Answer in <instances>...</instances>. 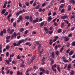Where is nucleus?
<instances>
[{
	"mask_svg": "<svg viewBox=\"0 0 75 75\" xmlns=\"http://www.w3.org/2000/svg\"><path fill=\"white\" fill-rule=\"evenodd\" d=\"M21 34L20 32H18L17 33L16 32H14V34H13L11 37V40H13V39H14V37L15 38H16V37L17 36V35H20Z\"/></svg>",
	"mask_w": 75,
	"mask_h": 75,
	"instance_id": "1",
	"label": "nucleus"
},
{
	"mask_svg": "<svg viewBox=\"0 0 75 75\" xmlns=\"http://www.w3.org/2000/svg\"><path fill=\"white\" fill-rule=\"evenodd\" d=\"M24 41V39H22L21 40H20L19 42H18V43L17 44L16 43H14L13 44V45L14 46H19L20 44H21V43L22 42H23Z\"/></svg>",
	"mask_w": 75,
	"mask_h": 75,
	"instance_id": "2",
	"label": "nucleus"
},
{
	"mask_svg": "<svg viewBox=\"0 0 75 75\" xmlns=\"http://www.w3.org/2000/svg\"><path fill=\"white\" fill-rule=\"evenodd\" d=\"M14 31V29H11L10 28H9L7 29V32L10 34H12L13 33Z\"/></svg>",
	"mask_w": 75,
	"mask_h": 75,
	"instance_id": "3",
	"label": "nucleus"
},
{
	"mask_svg": "<svg viewBox=\"0 0 75 75\" xmlns=\"http://www.w3.org/2000/svg\"><path fill=\"white\" fill-rule=\"evenodd\" d=\"M38 18H36V19L33 20H33H32V21H30L31 23H33V24H35V23H38Z\"/></svg>",
	"mask_w": 75,
	"mask_h": 75,
	"instance_id": "4",
	"label": "nucleus"
},
{
	"mask_svg": "<svg viewBox=\"0 0 75 75\" xmlns=\"http://www.w3.org/2000/svg\"><path fill=\"white\" fill-rule=\"evenodd\" d=\"M63 38L64 39V41H68L69 40V38L67 37V36H65L64 38Z\"/></svg>",
	"mask_w": 75,
	"mask_h": 75,
	"instance_id": "5",
	"label": "nucleus"
},
{
	"mask_svg": "<svg viewBox=\"0 0 75 75\" xmlns=\"http://www.w3.org/2000/svg\"><path fill=\"white\" fill-rule=\"evenodd\" d=\"M11 58H9L8 59V61L7 60H5L6 62L7 63V64H10V62H11Z\"/></svg>",
	"mask_w": 75,
	"mask_h": 75,
	"instance_id": "6",
	"label": "nucleus"
},
{
	"mask_svg": "<svg viewBox=\"0 0 75 75\" xmlns=\"http://www.w3.org/2000/svg\"><path fill=\"white\" fill-rule=\"evenodd\" d=\"M65 23H63L61 24V28H64L65 27Z\"/></svg>",
	"mask_w": 75,
	"mask_h": 75,
	"instance_id": "7",
	"label": "nucleus"
},
{
	"mask_svg": "<svg viewBox=\"0 0 75 75\" xmlns=\"http://www.w3.org/2000/svg\"><path fill=\"white\" fill-rule=\"evenodd\" d=\"M68 16H62L61 17V18L62 20H65L66 18H67Z\"/></svg>",
	"mask_w": 75,
	"mask_h": 75,
	"instance_id": "8",
	"label": "nucleus"
},
{
	"mask_svg": "<svg viewBox=\"0 0 75 75\" xmlns=\"http://www.w3.org/2000/svg\"><path fill=\"white\" fill-rule=\"evenodd\" d=\"M39 69H40V71H42V72H45V69H44L42 67H40Z\"/></svg>",
	"mask_w": 75,
	"mask_h": 75,
	"instance_id": "9",
	"label": "nucleus"
},
{
	"mask_svg": "<svg viewBox=\"0 0 75 75\" xmlns=\"http://www.w3.org/2000/svg\"><path fill=\"white\" fill-rule=\"evenodd\" d=\"M52 20V18H51V16H50L49 17L48 19H47V21L48 22H50V21H51Z\"/></svg>",
	"mask_w": 75,
	"mask_h": 75,
	"instance_id": "10",
	"label": "nucleus"
},
{
	"mask_svg": "<svg viewBox=\"0 0 75 75\" xmlns=\"http://www.w3.org/2000/svg\"><path fill=\"white\" fill-rule=\"evenodd\" d=\"M31 43L30 42H27L25 43V45H29V46H31V44H30Z\"/></svg>",
	"mask_w": 75,
	"mask_h": 75,
	"instance_id": "11",
	"label": "nucleus"
},
{
	"mask_svg": "<svg viewBox=\"0 0 75 75\" xmlns=\"http://www.w3.org/2000/svg\"><path fill=\"white\" fill-rule=\"evenodd\" d=\"M6 9H4L2 11V12H1V13L2 14H3L4 13H6Z\"/></svg>",
	"mask_w": 75,
	"mask_h": 75,
	"instance_id": "12",
	"label": "nucleus"
},
{
	"mask_svg": "<svg viewBox=\"0 0 75 75\" xmlns=\"http://www.w3.org/2000/svg\"><path fill=\"white\" fill-rule=\"evenodd\" d=\"M70 68H71V64H70L68 65L67 67L68 70H70Z\"/></svg>",
	"mask_w": 75,
	"mask_h": 75,
	"instance_id": "13",
	"label": "nucleus"
},
{
	"mask_svg": "<svg viewBox=\"0 0 75 75\" xmlns=\"http://www.w3.org/2000/svg\"><path fill=\"white\" fill-rule=\"evenodd\" d=\"M71 10V6L69 5L68 6V11H70Z\"/></svg>",
	"mask_w": 75,
	"mask_h": 75,
	"instance_id": "14",
	"label": "nucleus"
},
{
	"mask_svg": "<svg viewBox=\"0 0 75 75\" xmlns=\"http://www.w3.org/2000/svg\"><path fill=\"white\" fill-rule=\"evenodd\" d=\"M18 19H19V20L20 21H23V17H22V16H20L19 17Z\"/></svg>",
	"mask_w": 75,
	"mask_h": 75,
	"instance_id": "15",
	"label": "nucleus"
},
{
	"mask_svg": "<svg viewBox=\"0 0 75 75\" xmlns=\"http://www.w3.org/2000/svg\"><path fill=\"white\" fill-rule=\"evenodd\" d=\"M49 44L50 45H52V42H53V41H52V40L50 39L49 40Z\"/></svg>",
	"mask_w": 75,
	"mask_h": 75,
	"instance_id": "16",
	"label": "nucleus"
},
{
	"mask_svg": "<svg viewBox=\"0 0 75 75\" xmlns=\"http://www.w3.org/2000/svg\"><path fill=\"white\" fill-rule=\"evenodd\" d=\"M70 3H72L73 4H75V1L74 0H70Z\"/></svg>",
	"mask_w": 75,
	"mask_h": 75,
	"instance_id": "17",
	"label": "nucleus"
},
{
	"mask_svg": "<svg viewBox=\"0 0 75 75\" xmlns=\"http://www.w3.org/2000/svg\"><path fill=\"white\" fill-rule=\"evenodd\" d=\"M73 51H71L69 53V55H72L73 53Z\"/></svg>",
	"mask_w": 75,
	"mask_h": 75,
	"instance_id": "18",
	"label": "nucleus"
},
{
	"mask_svg": "<svg viewBox=\"0 0 75 75\" xmlns=\"http://www.w3.org/2000/svg\"><path fill=\"white\" fill-rule=\"evenodd\" d=\"M57 70H58L59 72H61V70H60V69H61V68H59V66L57 65Z\"/></svg>",
	"mask_w": 75,
	"mask_h": 75,
	"instance_id": "19",
	"label": "nucleus"
},
{
	"mask_svg": "<svg viewBox=\"0 0 75 75\" xmlns=\"http://www.w3.org/2000/svg\"><path fill=\"white\" fill-rule=\"evenodd\" d=\"M17 25V23L16 22H14L13 24V26L14 27H16V25Z\"/></svg>",
	"mask_w": 75,
	"mask_h": 75,
	"instance_id": "20",
	"label": "nucleus"
},
{
	"mask_svg": "<svg viewBox=\"0 0 75 75\" xmlns=\"http://www.w3.org/2000/svg\"><path fill=\"white\" fill-rule=\"evenodd\" d=\"M1 33H0V35H1V36H2L3 35V33H3V31H1Z\"/></svg>",
	"mask_w": 75,
	"mask_h": 75,
	"instance_id": "21",
	"label": "nucleus"
},
{
	"mask_svg": "<svg viewBox=\"0 0 75 75\" xmlns=\"http://www.w3.org/2000/svg\"><path fill=\"white\" fill-rule=\"evenodd\" d=\"M17 59H20L21 58V57L19 55H18L17 56Z\"/></svg>",
	"mask_w": 75,
	"mask_h": 75,
	"instance_id": "22",
	"label": "nucleus"
},
{
	"mask_svg": "<svg viewBox=\"0 0 75 75\" xmlns=\"http://www.w3.org/2000/svg\"><path fill=\"white\" fill-rule=\"evenodd\" d=\"M14 56V54L12 53V54L10 55V58H11V57H13Z\"/></svg>",
	"mask_w": 75,
	"mask_h": 75,
	"instance_id": "23",
	"label": "nucleus"
},
{
	"mask_svg": "<svg viewBox=\"0 0 75 75\" xmlns=\"http://www.w3.org/2000/svg\"><path fill=\"white\" fill-rule=\"evenodd\" d=\"M71 46H75V42H73L71 43Z\"/></svg>",
	"mask_w": 75,
	"mask_h": 75,
	"instance_id": "24",
	"label": "nucleus"
},
{
	"mask_svg": "<svg viewBox=\"0 0 75 75\" xmlns=\"http://www.w3.org/2000/svg\"><path fill=\"white\" fill-rule=\"evenodd\" d=\"M24 30V28H21L20 30V32H23Z\"/></svg>",
	"mask_w": 75,
	"mask_h": 75,
	"instance_id": "25",
	"label": "nucleus"
},
{
	"mask_svg": "<svg viewBox=\"0 0 75 75\" xmlns=\"http://www.w3.org/2000/svg\"><path fill=\"white\" fill-rule=\"evenodd\" d=\"M55 54L57 56H58V55H59V52L58 51H56Z\"/></svg>",
	"mask_w": 75,
	"mask_h": 75,
	"instance_id": "26",
	"label": "nucleus"
},
{
	"mask_svg": "<svg viewBox=\"0 0 75 75\" xmlns=\"http://www.w3.org/2000/svg\"><path fill=\"white\" fill-rule=\"evenodd\" d=\"M52 57L53 58H55V54L53 52H52Z\"/></svg>",
	"mask_w": 75,
	"mask_h": 75,
	"instance_id": "27",
	"label": "nucleus"
},
{
	"mask_svg": "<svg viewBox=\"0 0 75 75\" xmlns=\"http://www.w3.org/2000/svg\"><path fill=\"white\" fill-rule=\"evenodd\" d=\"M44 22H42L41 23H40V27H42L43 26V25H44Z\"/></svg>",
	"mask_w": 75,
	"mask_h": 75,
	"instance_id": "28",
	"label": "nucleus"
},
{
	"mask_svg": "<svg viewBox=\"0 0 75 75\" xmlns=\"http://www.w3.org/2000/svg\"><path fill=\"white\" fill-rule=\"evenodd\" d=\"M6 50H8L10 48V46L9 45H6Z\"/></svg>",
	"mask_w": 75,
	"mask_h": 75,
	"instance_id": "29",
	"label": "nucleus"
},
{
	"mask_svg": "<svg viewBox=\"0 0 75 75\" xmlns=\"http://www.w3.org/2000/svg\"><path fill=\"white\" fill-rule=\"evenodd\" d=\"M46 74H50V71L48 70L45 71Z\"/></svg>",
	"mask_w": 75,
	"mask_h": 75,
	"instance_id": "30",
	"label": "nucleus"
},
{
	"mask_svg": "<svg viewBox=\"0 0 75 75\" xmlns=\"http://www.w3.org/2000/svg\"><path fill=\"white\" fill-rule=\"evenodd\" d=\"M11 37V36H8L6 37V39L7 40H9V39Z\"/></svg>",
	"mask_w": 75,
	"mask_h": 75,
	"instance_id": "31",
	"label": "nucleus"
},
{
	"mask_svg": "<svg viewBox=\"0 0 75 75\" xmlns=\"http://www.w3.org/2000/svg\"><path fill=\"white\" fill-rule=\"evenodd\" d=\"M40 7V5H38L36 7V9H37V10Z\"/></svg>",
	"mask_w": 75,
	"mask_h": 75,
	"instance_id": "32",
	"label": "nucleus"
},
{
	"mask_svg": "<svg viewBox=\"0 0 75 75\" xmlns=\"http://www.w3.org/2000/svg\"><path fill=\"white\" fill-rule=\"evenodd\" d=\"M25 18L26 20H28V19H29V16H26L25 17Z\"/></svg>",
	"mask_w": 75,
	"mask_h": 75,
	"instance_id": "33",
	"label": "nucleus"
},
{
	"mask_svg": "<svg viewBox=\"0 0 75 75\" xmlns=\"http://www.w3.org/2000/svg\"><path fill=\"white\" fill-rule=\"evenodd\" d=\"M57 67V65H56V64H54L53 66H52V68H55Z\"/></svg>",
	"mask_w": 75,
	"mask_h": 75,
	"instance_id": "34",
	"label": "nucleus"
},
{
	"mask_svg": "<svg viewBox=\"0 0 75 75\" xmlns=\"http://www.w3.org/2000/svg\"><path fill=\"white\" fill-rule=\"evenodd\" d=\"M25 65L23 63L22 64H21V67H24Z\"/></svg>",
	"mask_w": 75,
	"mask_h": 75,
	"instance_id": "35",
	"label": "nucleus"
},
{
	"mask_svg": "<svg viewBox=\"0 0 75 75\" xmlns=\"http://www.w3.org/2000/svg\"><path fill=\"white\" fill-rule=\"evenodd\" d=\"M72 63L74 64L73 65L74 67H75V60H73L72 62Z\"/></svg>",
	"mask_w": 75,
	"mask_h": 75,
	"instance_id": "36",
	"label": "nucleus"
},
{
	"mask_svg": "<svg viewBox=\"0 0 75 75\" xmlns=\"http://www.w3.org/2000/svg\"><path fill=\"white\" fill-rule=\"evenodd\" d=\"M64 49V47H62L61 49L60 50V52H62V51H63V50Z\"/></svg>",
	"mask_w": 75,
	"mask_h": 75,
	"instance_id": "37",
	"label": "nucleus"
},
{
	"mask_svg": "<svg viewBox=\"0 0 75 75\" xmlns=\"http://www.w3.org/2000/svg\"><path fill=\"white\" fill-rule=\"evenodd\" d=\"M16 16H18L19 15H20V13H19V12H17L16 13Z\"/></svg>",
	"mask_w": 75,
	"mask_h": 75,
	"instance_id": "38",
	"label": "nucleus"
},
{
	"mask_svg": "<svg viewBox=\"0 0 75 75\" xmlns=\"http://www.w3.org/2000/svg\"><path fill=\"white\" fill-rule=\"evenodd\" d=\"M52 69L54 72H57V70L55 69H54V68H52Z\"/></svg>",
	"mask_w": 75,
	"mask_h": 75,
	"instance_id": "39",
	"label": "nucleus"
},
{
	"mask_svg": "<svg viewBox=\"0 0 75 75\" xmlns=\"http://www.w3.org/2000/svg\"><path fill=\"white\" fill-rule=\"evenodd\" d=\"M44 28L45 31H48V29H47V27H45Z\"/></svg>",
	"mask_w": 75,
	"mask_h": 75,
	"instance_id": "40",
	"label": "nucleus"
},
{
	"mask_svg": "<svg viewBox=\"0 0 75 75\" xmlns=\"http://www.w3.org/2000/svg\"><path fill=\"white\" fill-rule=\"evenodd\" d=\"M3 33H6V30L5 29H3Z\"/></svg>",
	"mask_w": 75,
	"mask_h": 75,
	"instance_id": "41",
	"label": "nucleus"
},
{
	"mask_svg": "<svg viewBox=\"0 0 75 75\" xmlns=\"http://www.w3.org/2000/svg\"><path fill=\"white\" fill-rule=\"evenodd\" d=\"M34 56H33L32 57V60H31V62H33V61H34Z\"/></svg>",
	"mask_w": 75,
	"mask_h": 75,
	"instance_id": "42",
	"label": "nucleus"
},
{
	"mask_svg": "<svg viewBox=\"0 0 75 75\" xmlns=\"http://www.w3.org/2000/svg\"><path fill=\"white\" fill-rule=\"evenodd\" d=\"M28 30H26L25 31V33H24V34H27V33H28Z\"/></svg>",
	"mask_w": 75,
	"mask_h": 75,
	"instance_id": "43",
	"label": "nucleus"
},
{
	"mask_svg": "<svg viewBox=\"0 0 75 75\" xmlns=\"http://www.w3.org/2000/svg\"><path fill=\"white\" fill-rule=\"evenodd\" d=\"M11 16H12L11 14H9L8 15V16L7 18H10V17H11Z\"/></svg>",
	"mask_w": 75,
	"mask_h": 75,
	"instance_id": "44",
	"label": "nucleus"
},
{
	"mask_svg": "<svg viewBox=\"0 0 75 75\" xmlns=\"http://www.w3.org/2000/svg\"><path fill=\"white\" fill-rule=\"evenodd\" d=\"M63 8V7H62V6H61L59 7V11H61V8Z\"/></svg>",
	"mask_w": 75,
	"mask_h": 75,
	"instance_id": "45",
	"label": "nucleus"
},
{
	"mask_svg": "<svg viewBox=\"0 0 75 75\" xmlns=\"http://www.w3.org/2000/svg\"><path fill=\"white\" fill-rule=\"evenodd\" d=\"M32 20H33V18H32V16H30L29 17V20H30V21H32Z\"/></svg>",
	"mask_w": 75,
	"mask_h": 75,
	"instance_id": "46",
	"label": "nucleus"
},
{
	"mask_svg": "<svg viewBox=\"0 0 75 75\" xmlns=\"http://www.w3.org/2000/svg\"><path fill=\"white\" fill-rule=\"evenodd\" d=\"M42 62L45 61V59L44 57H43V58L42 59Z\"/></svg>",
	"mask_w": 75,
	"mask_h": 75,
	"instance_id": "47",
	"label": "nucleus"
},
{
	"mask_svg": "<svg viewBox=\"0 0 75 75\" xmlns=\"http://www.w3.org/2000/svg\"><path fill=\"white\" fill-rule=\"evenodd\" d=\"M74 71H72L71 73H70V74L71 75H74Z\"/></svg>",
	"mask_w": 75,
	"mask_h": 75,
	"instance_id": "48",
	"label": "nucleus"
},
{
	"mask_svg": "<svg viewBox=\"0 0 75 75\" xmlns=\"http://www.w3.org/2000/svg\"><path fill=\"white\" fill-rule=\"evenodd\" d=\"M70 46V43H68L67 44V47H69Z\"/></svg>",
	"mask_w": 75,
	"mask_h": 75,
	"instance_id": "49",
	"label": "nucleus"
},
{
	"mask_svg": "<svg viewBox=\"0 0 75 75\" xmlns=\"http://www.w3.org/2000/svg\"><path fill=\"white\" fill-rule=\"evenodd\" d=\"M57 48H58V45H56L54 47V49L55 50H57Z\"/></svg>",
	"mask_w": 75,
	"mask_h": 75,
	"instance_id": "50",
	"label": "nucleus"
},
{
	"mask_svg": "<svg viewBox=\"0 0 75 75\" xmlns=\"http://www.w3.org/2000/svg\"><path fill=\"white\" fill-rule=\"evenodd\" d=\"M62 59L63 60V61L66 59V58L64 56L62 57Z\"/></svg>",
	"mask_w": 75,
	"mask_h": 75,
	"instance_id": "51",
	"label": "nucleus"
},
{
	"mask_svg": "<svg viewBox=\"0 0 75 75\" xmlns=\"http://www.w3.org/2000/svg\"><path fill=\"white\" fill-rule=\"evenodd\" d=\"M25 4L26 5V6H29V3H28V2H26Z\"/></svg>",
	"mask_w": 75,
	"mask_h": 75,
	"instance_id": "52",
	"label": "nucleus"
},
{
	"mask_svg": "<svg viewBox=\"0 0 75 75\" xmlns=\"http://www.w3.org/2000/svg\"><path fill=\"white\" fill-rule=\"evenodd\" d=\"M32 34H37V32L35 31H33L32 32Z\"/></svg>",
	"mask_w": 75,
	"mask_h": 75,
	"instance_id": "53",
	"label": "nucleus"
},
{
	"mask_svg": "<svg viewBox=\"0 0 75 75\" xmlns=\"http://www.w3.org/2000/svg\"><path fill=\"white\" fill-rule=\"evenodd\" d=\"M70 51V49L67 50L66 51V53H67V54H68V53H69V51Z\"/></svg>",
	"mask_w": 75,
	"mask_h": 75,
	"instance_id": "54",
	"label": "nucleus"
},
{
	"mask_svg": "<svg viewBox=\"0 0 75 75\" xmlns=\"http://www.w3.org/2000/svg\"><path fill=\"white\" fill-rule=\"evenodd\" d=\"M8 13L7 12L5 13L4 15V16H7V15H8Z\"/></svg>",
	"mask_w": 75,
	"mask_h": 75,
	"instance_id": "55",
	"label": "nucleus"
},
{
	"mask_svg": "<svg viewBox=\"0 0 75 75\" xmlns=\"http://www.w3.org/2000/svg\"><path fill=\"white\" fill-rule=\"evenodd\" d=\"M19 5L20 7H22V4L20 2L19 3Z\"/></svg>",
	"mask_w": 75,
	"mask_h": 75,
	"instance_id": "56",
	"label": "nucleus"
},
{
	"mask_svg": "<svg viewBox=\"0 0 75 75\" xmlns=\"http://www.w3.org/2000/svg\"><path fill=\"white\" fill-rule=\"evenodd\" d=\"M53 33V31H52V30H51L49 31V34H51Z\"/></svg>",
	"mask_w": 75,
	"mask_h": 75,
	"instance_id": "57",
	"label": "nucleus"
},
{
	"mask_svg": "<svg viewBox=\"0 0 75 75\" xmlns=\"http://www.w3.org/2000/svg\"><path fill=\"white\" fill-rule=\"evenodd\" d=\"M54 25L55 26H58V24L56 23V22H55L54 23Z\"/></svg>",
	"mask_w": 75,
	"mask_h": 75,
	"instance_id": "58",
	"label": "nucleus"
},
{
	"mask_svg": "<svg viewBox=\"0 0 75 75\" xmlns=\"http://www.w3.org/2000/svg\"><path fill=\"white\" fill-rule=\"evenodd\" d=\"M6 43H8V42H10V40H9L8 39H6Z\"/></svg>",
	"mask_w": 75,
	"mask_h": 75,
	"instance_id": "59",
	"label": "nucleus"
},
{
	"mask_svg": "<svg viewBox=\"0 0 75 75\" xmlns=\"http://www.w3.org/2000/svg\"><path fill=\"white\" fill-rule=\"evenodd\" d=\"M36 5V3H35V2H34L33 4V7H35V6Z\"/></svg>",
	"mask_w": 75,
	"mask_h": 75,
	"instance_id": "60",
	"label": "nucleus"
},
{
	"mask_svg": "<svg viewBox=\"0 0 75 75\" xmlns=\"http://www.w3.org/2000/svg\"><path fill=\"white\" fill-rule=\"evenodd\" d=\"M58 32L59 33H60L61 32H62V29H60L58 31Z\"/></svg>",
	"mask_w": 75,
	"mask_h": 75,
	"instance_id": "61",
	"label": "nucleus"
},
{
	"mask_svg": "<svg viewBox=\"0 0 75 75\" xmlns=\"http://www.w3.org/2000/svg\"><path fill=\"white\" fill-rule=\"evenodd\" d=\"M21 38V36L18 35L17 37V39H20Z\"/></svg>",
	"mask_w": 75,
	"mask_h": 75,
	"instance_id": "62",
	"label": "nucleus"
},
{
	"mask_svg": "<svg viewBox=\"0 0 75 75\" xmlns=\"http://www.w3.org/2000/svg\"><path fill=\"white\" fill-rule=\"evenodd\" d=\"M72 34H71V33L69 35H68V37L69 38L70 37H72Z\"/></svg>",
	"mask_w": 75,
	"mask_h": 75,
	"instance_id": "63",
	"label": "nucleus"
},
{
	"mask_svg": "<svg viewBox=\"0 0 75 75\" xmlns=\"http://www.w3.org/2000/svg\"><path fill=\"white\" fill-rule=\"evenodd\" d=\"M65 9L64 8H63L62 9V11H61V13H63L64 11V10Z\"/></svg>",
	"mask_w": 75,
	"mask_h": 75,
	"instance_id": "64",
	"label": "nucleus"
}]
</instances>
